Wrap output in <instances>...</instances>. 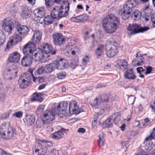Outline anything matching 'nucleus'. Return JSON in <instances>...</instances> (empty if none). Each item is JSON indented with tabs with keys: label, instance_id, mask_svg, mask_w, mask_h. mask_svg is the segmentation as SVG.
I'll return each instance as SVG.
<instances>
[{
	"label": "nucleus",
	"instance_id": "nucleus-1",
	"mask_svg": "<svg viewBox=\"0 0 155 155\" xmlns=\"http://www.w3.org/2000/svg\"><path fill=\"white\" fill-rule=\"evenodd\" d=\"M119 23L118 18L113 14H111L103 19L102 25L107 33L111 34L118 28Z\"/></svg>",
	"mask_w": 155,
	"mask_h": 155
},
{
	"label": "nucleus",
	"instance_id": "nucleus-2",
	"mask_svg": "<svg viewBox=\"0 0 155 155\" xmlns=\"http://www.w3.org/2000/svg\"><path fill=\"white\" fill-rule=\"evenodd\" d=\"M137 5L135 1L128 0L124 5L121 13L122 18L124 20L127 19L130 17V14Z\"/></svg>",
	"mask_w": 155,
	"mask_h": 155
},
{
	"label": "nucleus",
	"instance_id": "nucleus-3",
	"mask_svg": "<svg viewBox=\"0 0 155 155\" xmlns=\"http://www.w3.org/2000/svg\"><path fill=\"white\" fill-rule=\"evenodd\" d=\"M37 143L35 147V152L38 155H46L48 149L47 145L51 146L52 145L51 142L39 139L37 140Z\"/></svg>",
	"mask_w": 155,
	"mask_h": 155
},
{
	"label": "nucleus",
	"instance_id": "nucleus-4",
	"mask_svg": "<svg viewBox=\"0 0 155 155\" xmlns=\"http://www.w3.org/2000/svg\"><path fill=\"white\" fill-rule=\"evenodd\" d=\"M107 43L110 45L106 49V54L108 58H112L114 56L117 52V46L118 44L117 41L112 38L109 39Z\"/></svg>",
	"mask_w": 155,
	"mask_h": 155
},
{
	"label": "nucleus",
	"instance_id": "nucleus-5",
	"mask_svg": "<svg viewBox=\"0 0 155 155\" xmlns=\"http://www.w3.org/2000/svg\"><path fill=\"white\" fill-rule=\"evenodd\" d=\"M57 114L59 116V113H57L55 109H53L51 110H45L42 116V121L44 124L50 123L55 119L54 116Z\"/></svg>",
	"mask_w": 155,
	"mask_h": 155
},
{
	"label": "nucleus",
	"instance_id": "nucleus-6",
	"mask_svg": "<svg viewBox=\"0 0 155 155\" xmlns=\"http://www.w3.org/2000/svg\"><path fill=\"white\" fill-rule=\"evenodd\" d=\"M35 43L29 42L22 49L23 54H27L32 60H34L37 50V49H35Z\"/></svg>",
	"mask_w": 155,
	"mask_h": 155
},
{
	"label": "nucleus",
	"instance_id": "nucleus-7",
	"mask_svg": "<svg viewBox=\"0 0 155 155\" xmlns=\"http://www.w3.org/2000/svg\"><path fill=\"white\" fill-rule=\"evenodd\" d=\"M31 74H30L31 75ZM30 74H21L18 79V83L20 87L24 89L28 87L30 84L31 79Z\"/></svg>",
	"mask_w": 155,
	"mask_h": 155
},
{
	"label": "nucleus",
	"instance_id": "nucleus-8",
	"mask_svg": "<svg viewBox=\"0 0 155 155\" xmlns=\"http://www.w3.org/2000/svg\"><path fill=\"white\" fill-rule=\"evenodd\" d=\"M51 16L53 18L59 19L67 16V13L58 6L54 7L51 10Z\"/></svg>",
	"mask_w": 155,
	"mask_h": 155
},
{
	"label": "nucleus",
	"instance_id": "nucleus-9",
	"mask_svg": "<svg viewBox=\"0 0 155 155\" xmlns=\"http://www.w3.org/2000/svg\"><path fill=\"white\" fill-rule=\"evenodd\" d=\"M6 74L4 75V78L5 80H11L13 78L17 76L18 70L16 67L14 66L10 67L5 70Z\"/></svg>",
	"mask_w": 155,
	"mask_h": 155
},
{
	"label": "nucleus",
	"instance_id": "nucleus-10",
	"mask_svg": "<svg viewBox=\"0 0 155 155\" xmlns=\"http://www.w3.org/2000/svg\"><path fill=\"white\" fill-rule=\"evenodd\" d=\"M149 29V28L147 27H141L139 25L136 24L132 25H130L127 28L128 31H131L130 32L131 35L135 34L140 32H142Z\"/></svg>",
	"mask_w": 155,
	"mask_h": 155
},
{
	"label": "nucleus",
	"instance_id": "nucleus-11",
	"mask_svg": "<svg viewBox=\"0 0 155 155\" xmlns=\"http://www.w3.org/2000/svg\"><path fill=\"white\" fill-rule=\"evenodd\" d=\"M108 96L105 94L100 95L94 100L90 102L92 107H94L101 104L104 102H107L109 100Z\"/></svg>",
	"mask_w": 155,
	"mask_h": 155
},
{
	"label": "nucleus",
	"instance_id": "nucleus-12",
	"mask_svg": "<svg viewBox=\"0 0 155 155\" xmlns=\"http://www.w3.org/2000/svg\"><path fill=\"white\" fill-rule=\"evenodd\" d=\"M120 116L119 112H115L110 116L105 121L106 127H110L112 126L113 123L120 120Z\"/></svg>",
	"mask_w": 155,
	"mask_h": 155
},
{
	"label": "nucleus",
	"instance_id": "nucleus-13",
	"mask_svg": "<svg viewBox=\"0 0 155 155\" xmlns=\"http://www.w3.org/2000/svg\"><path fill=\"white\" fill-rule=\"evenodd\" d=\"M15 27L17 32L22 36L26 35L29 31L28 27L21 25L18 21L15 22Z\"/></svg>",
	"mask_w": 155,
	"mask_h": 155
},
{
	"label": "nucleus",
	"instance_id": "nucleus-14",
	"mask_svg": "<svg viewBox=\"0 0 155 155\" xmlns=\"http://www.w3.org/2000/svg\"><path fill=\"white\" fill-rule=\"evenodd\" d=\"M14 24L12 21L8 19H4L2 23V27L5 32L8 33L9 35L12 34Z\"/></svg>",
	"mask_w": 155,
	"mask_h": 155
},
{
	"label": "nucleus",
	"instance_id": "nucleus-15",
	"mask_svg": "<svg viewBox=\"0 0 155 155\" xmlns=\"http://www.w3.org/2000/svg\"><path fill=\"white\" fill-rule=\"evenodd\" d=\"M53 42L56 45L60 46L64 44L65 41V38L62 35L58 33H56L53 35Z\"/></svg>",
	"mask_w": 155,
	"mask_h": 155
},
{
	"label": "nucleus",
	"instance_id": "nucleus-16",
	"mask_svg": "<svg viewBox=\"0 0 155 155\" xmlns=\"http://www.w3.org/2000/svg\"><path fill=\"white\" fill-rule=\"evenodd\" d=\"M69 111L71 114H78L82 111V110L79 109V107L74 102H70L69 105Z\"/></svg>",
	"mask_w": 155,
	"mask_h": 155
},
{
	"label": "nucleus",
	"instance_id": "nucleus-17",
	"mask_svg": "<svg viewBox=\"0 0 155 155\" xmlns=\"http://www.w3.org/2000/svg\"><path fill=\"white\" fill-rule=\"evenodd\" d=\"M42 35V33L38 30L34 31L32 39V43L36 44L38 43L41 40Z\"/></svg>",
	"mask_w": 155,
	"mask_h": 155
},
{
	"label": "nucleus",
	"instance_id": "nucleus-18",
	"mask_svg": "<svg viewBox=\"0 0 155 155\" xmlns=\"http://www.w3.org/2000/svg\"><path fill=\"white\" fill-rule=\"evenodd\" d=\"M88 19V16L86 15H82L76 17L70 18L71 21L77 23L87 21Z\"/></svg>",
	"mask_w": 155,
	"mask_h": 155
},
{
	"label": "nucleus",
	"instance_id": "nucleus-19",
	"mask_svg": "<svg viewBox=\"0 0 155 155\" xmlns=\"http://www.w3.org/2000/svg\"><path fill=\"white\" fill-rule=\"evenodd\" d=\"M20 55L17 52H15L10 54L8 58V61L11 63L17 62L19 60Z\"/></svg>",
	"mask_w": 155,
	"mask_h": 155
},
{
	"label": "nucleus",
	"instance_id": "nucleus-20",
	"mask_svg": "<svg viewBox=\"0 0 155 155\" xmlns=\"http://www.w3.org/2000/svg\"><path fill=\"white\" fill-rule=\"evenodd\" d=\"M124 75L125 78L130 80H134L136 77L135 74L133 72L132 68L127 69L125 72Z\"/></svg>",
	"mask_w": 155,
	"mask_h": 155
},
{
	"label": "nucleus",
	"instance_id": "nucleus-21",
	"mask_svg": "<svg viewBox=\"0 0 155 155\" xmlns=\"http://www.w3.org/2000/svg\"><path fill=\"white\" fill-rule=\"evenodd\" d=\"M68 104L67 102L64 101L61 102L58 104L57 107V113H59V115L62 114L63 112H65L67 108Z\"/></svg>",
	"mask_w": 155,
	"mask_h": 155
},
{
	"label": "nucleus",
	"instance_id": "nucleus-22",
	"mask_svg": "<svg viewBox=\"0 0 155 155\" xmlns=\"http://www.w3.org/2000/svg\"><path fill=\"white\" fill-rule=\"evenodd\" d=\"M25 55L21 59V64L24 66L27 67L31 64L33 60L27 54Z\"/></svg>",
	"mask_w": 155,
	"mask_h": 155
},
{
	"label": "nucleus",
	"instance_id": "nucleus-23",
	"mask_svg": "<svg viewBox=\"0 0 155 155\" xmlns=\"http://www.w3.org/2000/svg\"><path fill=\"white\" fill-rule=\"evenodd\" d=\"M34 14L36 18H41L45 15V9L42 8L36 9L34 11Z\"/></svg>",
	"mask_w": 155,
	"mask_h": 155
},
{
	"label": "nucleus",
	"instance_id": "nucleus-24",
	"mask_svg": "<svg viewBox=\"0 0 155 155\" xmlns=\"http://www.w3.org/2000/svg\"><path fill=\"white\" fill-rule=\"evenodd\" d=\"M144 58L141 54H140L139 57H135L133 61L134 64L135 66H140L144 63Z\"/></svg>",
	"mask_w": 155,
	"mask_h": 155
},
{
	"label": "nucleus",
	"instance_id": "nucleus-25",
	"mask_svg": "<svg viewBox=\"0 0 155 155\" xmlns=\"http://www.w3.org/2000/svg\"><path fill=\"white\" fill-rule=\"evenodd\" d=\"M141 13L139 10L136 9L131 12L130 16L134 19L137 20H140L141 17Z\"/></svg>",
	"mask_w": 155,
	"mask_h": 155
},
{
	"label": "nucleus",
	"instance_id": "nucleus-26",
	"mask_svg": "<svg viewBox=\"0 0 155 155\" xmlns=\"http://www.w3.org/2000/svg\"><path fill=\"white\" fill-rule=\"evenodd\" d=\"M10 124L9 123L5 124L7 127L8 126L9 127H8L7 128L8 134V140L12 139L13 137L16 135V130L13 128L10 127Z\"/></svg>",
	"mask_w": 155,
	"mask_h": 155
},
{
	"label": "nucleus",
	"instance_id": "nucleus-27",
	"mask_svg": "<svg viewBox=\"0 0 155 155\" xmlns=\"http://www.w3.org/2000/svg\"><path fill=\"white\" fill-rule=\"evenodd\" d=\"M21 16L23 18L25 19L31 17V15L26 6H24L21 8Z\"/></svg>",
	"mask_w": 155,
	"mask_h": 155
},
{
	"label": "nucleus",
	"instance_id": "nucleus-28",
	"mask_svg": "<svg viewBox=\"0 0 155 155\" xmlns=\"http://www.w3.org/2000/svg\"><path fill=\"white\" fill-rule=\"evenodd\" d=\"M6 126L5 124L2 126L0 134L2 138L6 140H8V134L7 128H5Z\"/></svg>",
	"mask_w": 155,
	"mask_h": 155
},
{
	"label": "nucleus",
	"instance_id": "nucleus-29",
	"mask_svg": "<svg viewBox=\"0 0 155 155\" xmlns=\"http://www.w3.org/2000/svg\"><path fill=\"white\" fill-rule=\"evenodd\" d=\"M104 46L102 45H99L95 50V54L97 58L102 56L104 54Z\"/></svg>",
	"mask_w": 155,
	"mask_h": 155
},
{
	"label": "nucleus",
	"instance_id": "nucleus-30",
	"mask_svg": "<svg viewBox=\"0 0 155 155\" xmlns=\"http://www.w3.org/2000/svg\"><path fill=\"white\" fill-rule=\"evenodd\" d=\"M44 57V54L42 50L39 48L37 49V53L34 60L35 61H39L43 59Z\"/></svg>",
	"mask_w": 155,
	"mask_h": 155
},
{
	"label": "nucleus",
	"instance_id": "nucleus-31",
	"mask_svg": "<svg viewBox=\"0 0 155 155\" xmlns=\"http://www.w3.org/2000/svg\"><path fill=\"white\" fill-rule=\"evenodd\" d=\"M54 63L57 69H63L65 67V62L63 58L60 59L58 61L54 62Z\"/></svg>",
	"mask_w": 155,
	"mask_h": 155
},
{
	"label": "nucleus",
	"instance_id": "nucleus-32",
	"mask_svg": "<svg viewBox=\"0 0 155 155\" xmlns=\"http://www.w3.org/2000/svg\"><path fill=\"white\" fill-rule=\"evenodd\" d=\"M56 68V65L54 62L51 63L49 64L46 65L45 67V71L47 73H50L54 71Z\"/></svg>",
	"mask_w": 155,
	"mask_h": 155
},
{
	"label": "nucleus",
	"instance_id": "nucleus-33",
	"mask_svg": "<svg viewBox=\"0 0 155 155\" xmlns=\"http://www.w3.org/2000/svg\"><path fill=\"white\" fill-rule=\"evenodd\" d=\"M42 94L40 93H34L31 97V101H37L39 102L42 101L43 99L42 96Z\"/></svg>",
	"mask_w": 155,
	"mask_h": 155
},
{
	"label": "nucleus",
	"instance_id": "nucleus-34",
	"mask_svg": "<svg viewBox=\"0 0 155 155\" xmlns=\"http://www.w3.org/2000/svg\"><path fill=\"white\" fill-rule=\"evenodd\" d=\"M52 48V47L51 45L45 43L43 44L42 50L45 54H48L51 52Z\"/></svg>",
	"mask_w": 155,
	"mask_h": 155
},
{
	"label": "nucleus",
	"instance_id": "nucleus-35",
	"mask_svg": "<svg viewBox=\"0 0 155 155\" xmlns=\"http://www.w3.org/2000/svg\"><path fill=\"white\" fill-rule=\"evenodd\" d=\"M25 122L28 125H32L35 121V118L34 116L31 115H26L25 117Z\"/></svg>",
	"mask_w": 155,
	"mask_h": 155
},
{
	"label": "nucleus",
	"instance_id": "nucleus-36",
	"mask_svg": "<svg viewBox=\"0 0 155 155\" xmlns=\"http://www.w3.org/2000/svg\"><path fill=\"white\" fill-rule=\"evenodd\" d=\"M142 11L144 13L145 15L143 17L144 19L146 21H148L150 19V17L148 16H150V14L148 11L150 12V9L148 6H146L142 9Z\"/></svg>",
	"mask_w": 155,
	"mask_h": 155
},
{
	"label": "nucleus",
	"instance_id": "nucleus-37",
	"mask_svg": "<svg viewBox=\"0 0 155 155\" xmlns=\"http://www.w3.org/2000/svg\"><path fill=\"white\" fill-rule=\"evenodd\" d=\"M144 144L145 149L147 150H150L154 146V144H153L152 142L149 140H146V138L144 142Z\"/></svg>",
	"mask_w": 155,
	"mask_h": 155
},
{
	"label": "nucleus",
	"instance_id": "nucleus-38",
	"mask_svg": "<svg viewBox=\"0 0 155 155\" xmlns=\"http://www.w3.org/2000/svg\"><path fill=\"white\" fill-rule=\"evenodd\" d=\"M63 10V12H66L68 15V11L69 9V3L67 1H63L62 2V5L61 6L60 8Z\"/></svg>",
	"mask_w": 155,
	"mask_h": 155
},
{
	"label": "nucleus",
	"instance_id": "nucleus-39",
	"mask_svg": "<svg viewBox=\"0 0 155 155\" xmlns=\"http://www.w3.org/2000/svg\"><path fill=\"white\" fill-rule=\"evenodd\" d=\"M117 63L119 67L122 69H124L127 68V63L125 60L119 59L117 60Z\"/></svg>",
	"mask_w": 155,
	"mask_h": 155
},
{
	"label": "nucleus",
	"instance_id": "nucleus-40",
	"mask_svg": "<svg viewBox=\"0 0 155 155\" xmlns=\"http://www.w3.org/2000/svg\"><path fill=\"white\" fill-rule=\"evenodd\" d=\"M105 139L104 134H99V139L98 140V144L100 147H103L104 145Z\"/></svg>",
	"mask_w": 155,
	"mask_h": 155
},
{
	"label": "nucleus",
	"instance_id": "nucleus-41",
	"mask_svg": "<svg viewBox=\"0 0 155 155\" xmlns=\"http://www.w3.org/2000/svg\"><path fill=\"white\" fill-rule=\"evenodd\" d=\"M63 134L61 131H59L54 133L52 135V138L58 140L61 139L63 136Z\"/></svg>",
	"mask_w": 155,
	"mask_h": 155
},
{
	"label": "nucleus",
	"instance_id": "nucleus-42",
	"mask_svg": "<svg viewBox=\"0 0 155 155\" xmlns=\"http://www.w3.org/2000/svg\"><path fill=\"white\" fill-rule=\"evenodd\" d=\"M13 41L15 44L20 42L22 40L21 37L19 35L17 34H14L13 39H12Z\"/></svg>",
	"mask_w": 155,
	"mask_h": 155
},
{
	"label": "nucleus",
	"instance_id": "nucleus-43",
	"mask_svg": "<svg viewBox=\"0 0 155 155\" xmlns=\"http://www.w3.org/2000/svg\"><path fill=\"white\" fill-rule=\"evenodd\" d=\"M54 19L52 18L51 16L48 15L45 18L44 21L45 24L48 25L53 23Z\"/></svg>",
	"mask_w": 155,
	"mask_h": 155
},
{
	"label": "nucleus",
	"instance_id": "nucleus-44",
	"mask_svg": "<svg viewBox=\"0 0 155 155\" xmlns=\"http://www.w3.org/2000/svg\"><path fill=\"white\" fill-rule=\"evenodd\" d=\"M5 40V34L2 31L0 30V46L4 44Z\"/></svg>",
	"mask_w": 155,
	"mask_h": 155
},
{
	"label": "nucleus",
	"instance_id": "nucleus-45",
	"mask_svg": "<svg viewBox=\"0 0 155 155\" xmlns=\"http://www.w3.org/2000/svg\"><path fill=\"white\" fill-rule=\"evenodd\" d=\"M23 112L21 111H18L12 114L14 117H16L18 118H21L23 116Z\"/></svg>",
	"mask_w": 155,
	"mask_h": 155
},
{
	"label": "nucleus",
	"instance_id": "nucleus-46",
	"mask_svg": "<svg viewBox=\"0 0 155 155\" xmlns=\"http://www.w3.org/2000/svg\"><path fill=\"white\" fill-rule=\"evenodd\" d=\"M154 138H155V127L153 129L152 133L149 136L146 138V140H150Z\"/></svg>",
	"mask_w": 155,
	"mask_h": 155
},
{
	"label": "nucleus",
	"instance_id": "nucleus-47",
	"mask_svg": "<svg viewBox=\"0 0 155 155\" xmlns=\"http://www.w3.org/2000/svg\"><path fill=\"white\" fill-rule=\"evenodd\" d=\"M45 68L42 66L40 68H38L36 71V73H35V74H37L38 75H40L42 74L45 71Z\"/></svg>",
	"mask_w": 155,
	"mask_h": 155
},
{
	"label": "nucleus",
	"instance_id": "nucleus-48",
	"mask_svg": "<svg viewBox=\"0 0 155 155\" xmlns=\"http://www.w3.org/2000/svg\"><path fill=\"white\" fill-rule=\"evenodd\" d=\"M98 116L99 115L97 114L95 115L94 116L93 120L92 122V126L93 128L97 124Z\"/></svg>",
	"mask_w": 155,
	"mask_h": 155
},
{
	"label": "nucleus",
	"instance_id": "nucleus-49",
	"mask_svg": "<svg viewBox=\"0 0 155 155\" xmlns=\"http://www.w3.org/2000/svg\"><path fill=\"white\" fill-rule=\"evenodd\" d=\"M138 125H139V127L140 128H144L148 125V124H147L143 120H141L140 122H138Z\"/></svg>",
	"mask_w": 155,
	"mask_h": 155
},
{
	"label": "nucleus",
	"instance_id": "nucleus-50",
	"mask_svg": "<svg viewBox=\"0 0 155 155\" xmlns=\"http://www.w3.org/2000/svg\"><path fill=\"white\" fill-rule=\"evenodd\" d=\"M36 80L38 81L39 83H41L45 81V79L44 78L41 77H33V81L34 82H35Z\"/></svg>",
	"mask_w": 155,
	"mask_h": 155
},
{
	"label": "nucleus",
	"instance_id": "nucleus-51",
	"mask_svg": "<svg viewBox=\"0 0 155 155\" xmlns=\"http://www.w3.org/2000/svg\"><path fill=\"white\" fill-rule=\"evenodd\" d=\"M136 97L132 95H131L128 98V101L129 103L130 104H134Z\"/></svg>",
	"mask_w": 155,
	"mask_h": 155
},
{
	"label": "nucleus",
	"instance_id": "nucleus-52",
	"mask_svg": "<svg viewBox=\"0 0 155 155\" xmlns=\"http://www.w3.org/2000/svg\"><path fill=\"white\" fill-rule=\"evenodd\" d=\"M45 108V105H39L37 109L36 112L38 114H40L44 110Z\"/></svg>",
	"mask_w": 155,
	"mask_h": 155
},
{
	"label": "nucleus",
	"instance_id": "nucleus-53",
	"mask_svg": "<svg viewBox=\"0 0 155 155\" xmlns=\"http://www.w3.org/2000/svg\"><path fill=\"white\" fill-rule=\"evenodd\" d=\"M34 70H32L31 68H29L28 70V72H25V73L24 74L25 75H26V74H30L31 77H30V78L31 79L32 78H33L34 77L33 74V72L34 71Z\"/></svg>",
	"mask_w": 155,
	"mask_h": 155
},
{
	"label": "nucleus",
	"instance_id": "nucleus-54",
	"mask_svg": "<svg viewBox=\"0 0 155 155\" xmlns=\"http://www.w3.org/2000/svg\"><path fill=\"white\" fill-rule=\"evenodd\" d=\"M45 4L47 7H49L52 5L54 2L53 0H45Z\"/></svg>",
	"mask_w": 155,
	"mask_h": 155
},
{
	"label": "nucleus",
	"instance_id": "nucleus-55",
	"mask_svg": "<svg viewBox=\"0 0 155 155\" xmlns=\"http://www.w3.org/2000/svg\"><path fill=\"white\" fill-rule=\"evenodd\" d=\"M148 17H150V19L153 23V25L155 27V13L150 14V16Z\"/></svg>",
	"mask_w": 155,
	"mask_h": 155
},
{
	"label": "nucleus",
	"instance_id": "nucleus-56",
	"mask_svg": "<svg viewBox=\"0 0 155 155\" xmlns=\"http://www.w3.org/2000/svg\"><path fill=\"white\" fill-rule=\"evenodd\" d=\"M66 76L65 72H61L58 73L57 76V78L59 79H63L65 78Z\"/></svg>",
	"mask_w": 155,
	"mask_h": 155
},
{
	"label": "nucleus",
	"instance_id": "nucleus-57",
	"mask_svg": "<svg viewBox=\"0 0 155 155\" xmlns=\"http://www.w3.org/2000/svg\"><path fill=\"white\" fill-rule=\"evenodd\" d=\"M91 31V30L90 29L85 33L84 35V40H86L89 38V34H90Z\"/></svg>",
	"mask_w": 155,
	"mask_h": 155
},
{
	"label": "nucleus",
	"instance_id": "nucleus-58",
	"mask_svg": "<svg viewBox=\"0 0 155 155\" xmlns=\"http://www.w3.org/2000/svg\"><path fill=\"white\" fill-rule=\"evenodd\" d=\"M15 44L13 41L12 40H11L10 41H9L7 45H6V48L9 49L13 45Z\"/></svg>",
	"mask_w": 155,
	"mask_h": 155
},
{
	"label": "nucleus",
	"instance_id": "nucleus-59",
	"mask_svg": "<svg viewBox=\"0 0 155 155\" xmlns=\"http://www.w3.org/2000/svg\"><path fill=\"white\" fill-rule=\"evenodd\" d=\"M121 144L123 147L124 149H127V147L129 146L128 142L127 141H122L121 142Z\"/></svg>",
	"mask_w": 155,
	"mask_h": 155
},
{
	"label": "nucleus",
	"instance_id": "nucleus-60",
	"mask_svg": "<svg viewBox=\"0 0 155 155\" xmlns=\"http://www.w3.org/2000/svg\"><path fill=\"white\" fill-rule=\"evenodd\" d=\"M146 71L144 73L145 74H147L151 72L152 70V68L151 66H148L146 68Z\"/></svg>",
	"mask_w": 155,
	"mask_h": 155
},
{
	"label": "nucleus",
	"instance_id": "nucleus-61",
	"mask_svg": "<svg viewBox=\"0 0 155 155\" xmlns=\"http://www.w3.org/2000/svg\"><path fill=\"white\" fill-rule=\"evenodd\" d=\"M88 61V56H86L84 57V58H83L82 59V63L84 64H85L87 63V62Z\"/></svg>",
	"mask_w": 155,
	"mask_h": 155
},
{
	"label": "nucleus",
	"instance_id": "nucleus-62",
	"mask_svg": "<svg viewBox=\"0 0 155 155\" xmlns=\"http://www.w3.org/2000/svg\"><path fill=\"white\" fill-rule=\"evenodd\" d=\"M5 95L4 93H2L0 95V101H3L5 99Z\"/></svg>",
	"mask_w": 155,
	"mask_h": 155
},
{
	"label": "nucleus",
	"instance_id": "nucleus-63",
	"mask_svg": "<svg viewBox=\"0 0 155 155\" xmlns=\"http://www.w3.org/2000/svg\"><path fill=\"white\" fill-rule=\"evenodd\" d=\"M137 70L138 73L141 74V72H143V71H145V70L143 69L142 67H139L137 68Z\"/></svg>",
	"mask_w": 155,
	"mask_h": 155
},
{
	"label": "nucleus",
	"instance_id": "nucleus-64",
	"mask_svg": "<svg viewBox=\"0 0 155 155\" xmlns=\"http://www.w3.org/2000/svg\"><path fill=\"white\" fill-rule=\"evenodd\" d=\"M0 155H12L10 153H8L0 149Z\"/></svg>",
	"mask_w": 155,
	"mask_h": 155
}]
</instances>
